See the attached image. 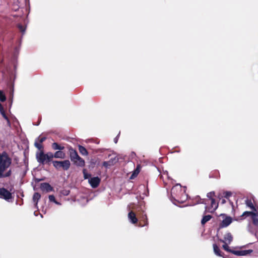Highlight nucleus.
<instances>
[{"mask_svg":"<svg viewBox=\"0 0 258 258\" xmlns=\"http://www.w3.org/2000/svg\"><path fill=\"white\" fill-rule=\"evenodd\" d=\"M12 162V159L7 152L0 153V178L10 177L12 175L11 169L4 173L10 167Z\"/></svg>","mask_w":258,"mask_h":258,"instance_id":"nucleus-1","label":"nucleus"},{"mask_svg":"<svg viewBox=\"0 0 258 258\" xmlns=\"http://www.w3.org/2000/svg\"><path fill=\"white\" fill-rule=\"evenodd\" d=\"M214 196H215L214 191H211L207 194V198L205 199V200L208 202H207V205L205 206L204 214L207 213H213L217 209L218 204L216 203L215 200L213 198Z\"/></svg>","mask_w":258,"mask_h":258,"instance_id":"nucleus-2","label":"nucleus"},{"mask_svg":"<svg viewBox=\"0 0 258 258\" xmlns=\"http://www.w3.org/2000/svg\"><path fill=\"white\" fill-rule=\"evenodd\" d=\"M52 164L54 168L57 170L62 169L64 171H67L69 170L71 166V162L69 160L53 161Z\"/></svg>","mask_w":258,"mask_h":258,"instance_id":"nucleus-3","label":"nucleus"},{"mask_svg":"<svg viewBox=\"0 0 258 258\" xmlns=\"http://www.w3.org/2000/svg\"><path fill=\"white\" fill-rule=\"evenodd\" d=\"M139 223L138 226L144 227L148 225V220L147 214L145 213L144 210H142L141 212L138 213Z\"/></svg>","mask_w":258,"mask_h":258,"instance_id":"nucleus-4","label":"nucleus"},{"mask_svg":"<svg viewBox=\"0 0 258 258\" xmlns=\"http://www.w3.org/2000/svg\"><path fill=\"white\" fill-rule=\"evenodd\" d=\"M36 159L37 161L41 164H45L48 163L47 155H46L43 151H41L40 152H37L36 154Z\"/></svg>","mask_w":258,"mask_h":258,"instance_id":"nucleus-5","label":"nucleus"},{"mask_svg":"<svg viewBox=\"0 0 258 258\" xmlns=\"http://www.w3.org/2000/svg\"><path fill=\"white\" fill-rule=\"evenodd\" d=\"M221 217H222L223 220L219 224L220 228H224L228 226L232 222V218L230 216H227L225 214H221Z\"/></svg>","mask_w":258,"mask_h":258,"instance_id":"nucleus-6","label":"nucleus"},{"mask_svg":"<svg viewBox=\"0 0 258 258\" xmlns=\"http://www.w3.org/2000/svg\"><path fill=\"white\" fill-rule=\"evenodd\" d=\"M0 198L7 201L12 199L13 197L12 194L4 187L0 188Z\"/></svg>","mask_w":258,"mask_h":258,"instance_id":"nucleus-7","label":"nucleus"},{"mask_svg":"<svg viewBox=\"0 0 258 258\" xmlns=\"http://www.w3.org/2000/svg\"><path fill=\"white\" fill-rule=\"evenodd\" d=\"M69 153H70V158L71 161L73 162L76 159H79L81 160L79 163H80V164H82L83 161L82 160V158L79 156V155L76 150H75L73 148H72V147H71L69 149Z\"/></svg>","mask_w":258,"mask_h":258,"instance_id":"nucleus-8","label":"nucleus"},{"mask_svg":"<svg viewBox=\"0 0 258 258\" xmlns=\"http://www.w3.org/2000/svg\"><path fill=\"white\" fill-rule=\"evenodd\" d=\"M100 179L98 177H94L89 179V182L93 188H96L100 183Z\"/></svg>","mask_w":258,"mask_h":258,"instance_id":"nucleus-9","label":"nucleus"},{"mask_svg":"<svg viewBox=\"0 0 258 258\" xmlns=\"http://www.w3.org/2000/svg\"><path fill=\"white\" fill-rule=\"evenodd\" d=\"M252 249L242 250H235L231 251V253L234 254L237 256L246 255L252 252Z\"/></svg>","mask_w":258,"mask_h":258,"instance_id":"nucleus-10","label":"nucleus"},{"mask_svg":"<svg viewBox=\"0 0 258 258\" xmlns=\"http://www.w3.org/2000/svg\"><path fill=\"white\" fill-rule=\"evenodd\" d=\"M40 188L43 191L49 192L53 190V188L47 182L42 183L40 184Z\"/></svg>","mask_w":258,"mask_h":258,"instance_id":"nucleus-11","label":"nucleus"},{"mask_svg":"<svg viewBox=\"0 0 258 258\" xmlns=\"http://www.w3.org/2000/svg\"><path fill=\"white\" fill-rule=\"evenodd\" d=\"M128 218L132 223L138 225V219L137 218L135 212L132 211L130 212L128 214Z\"/></svg>","mask_w":258,"mask_h":258,"instance_id":"nucleus-12","label":"nucleus"},{"mask_svg":"<svg viewBox=\"0 0 258 258\" xmlns=\"http://www.w3.org/2000/svg\"><path fill=\"white\" fill-rule=\"evenodd\" d=\"M233 240V237L229 232L226 233L224 236V239H220V241L223 243L228 242L230 244Z\"/></svg>","mask_w":258,"mask_h":258,"instance_id":"nucleus-13","label":"nucleus"},{"mask_svg":"<svg viewBox=\"0 0 258 258\" xmlns=\"http://www.w3.org/2000/svg\"><path fill=\"white\" fill-rule=\"evenodd\" d=\"M208 202L207 200H205V199L201 198L199 196H196L193 199V202L195 203V204H203L206 206V205H207V203L206 202Z\"/></svg>","mask_w":258,"mask_h":258,"instance_id":"nucleus-14","label":"nucleus"},{"mask_svg":"<svg viewBox=\"0 0 258 258\" xmlns=\"http://www.w3.org/2000/svg\"><path fill=\"white\" fill-rule=\"evenodd\" d=\"M182 189L181 186H178V185H176L173 186L171 190V194L172 195H175L176 197L178 196V194L177 193L178 191L179 192H181Z\"/></svg>","mask_w":258,"mask_h":258,"instance_id":"nucleus-15","label":"nucleus"},{"mask_svg":"<svg viewBox=\"0 0 258 258\" xmlns=\"http://www.w3.org/2000/svg\"><path fill=\"white\" fill-rule=\"evenodd\" d=\"M141 168V165L140 164H138L136 167V168L134 170L132 174L131 175L130 178L133 179L136 177L140 173Z\"/></svg>","mask_w":258,"mask_h":258,"instance_id":"nucleus-16","label":"nucleus"},{"mask_svg":"<svg viewBox=\"0 0 258 258\" xmlns=\"http://www.w3.org/2000/svg\"><path fill=\"white\" fill-rule=\"evenodd\" d=\"M54 158L64 159L66 158V153L62 150L57 151L54 153Z\"/></svg>","mask_w":258,"mask_h":258,"instance_id":"nucleus-17","label":"nucleus"},{"mask_svg":"<svg viewBox=\"0 0 258 258\" xmlns=\"http://www.w3.org/2000/svg\"><path fill=\"white\" fill-rule=\"evenodd\" d=\"M51 148L54 150H63L64 149V147L61 145L58 144L56 142H54L51 145Z\"/></svg>","mask_w":258,"mask_h":258,"instance_id":"nucleus-18","label":"nucleus"},{"mask_svg":"<svg viewBox=\"0 0 258 258\" xmlns=\"http://www.w3.org/2000/svg\"><path fill=\"white\" fill-rule=\"evenodd\" d=\"M213 249L215 254L218 256H223L224 253L220 250L219 247L216 244H213Z\"/></svg>","mask_w":258,"mask_h":258,"instance_id":"nucleus-19","label":"nucleus"},{"mask_svg":"<svg viewBox=\"0 0 258 258\" xmlns=\"http://www.w3.org/2000/svg\"><path fill=\"white\" fill-rule=\"evenodd\" d=\"M212 218L210 215H205L201 220V224L204 226L207 222L210 221Z\"/></svg>","mask_w":258,"mask_h":258,"instance_id":"nucleus-20","label":"nucleus"},{"mask_svg":"<svg viewBox=\"0 0 258 258\" xmlns=\"http://www.w3.org/2000/svg\"><path fill=\"white\" fill-rule=\"evenodd\" d=\"M78 149H79L80 153L82 155H87L88 154V152L87 150L84 147H83L81 145H79Z\"/></svg>","mask_w":258,"mask_h":258,"instance_id":"nucleus-21","label":"nucleus"},{"mask_svg":"<svg viewBox=\"0 0 258 258\" xmlns=\"http://www.w3.org/2000/svg\"><path fill=\"white\" fill-rule=\"evenodd\" d=\"M41 198V195L38 192H35L33 196V201L35 203V205H37L39 200Z\"/></svg>","mask_w":258,"mask_h":258,"instance_id":"nucleus-22","label":"nucleus"},{"mask_svg":"<svg viewBox=\"0 0 258 258\" xmlns=\"http://www.w3.org/2000/svg\"><path fill=\"white\" fill-rule=\"evenodd\" d=\"M82 160L83 161V163H82V164H80V163H79L80 161H81L79 159H76L73 162L74 164H75L77 166H78V167H84L85 165V162L83 158H82Z\"/></svg>","mask_w":258,"mask_h":258,"instance_id":"nucleus-23","label":"nucleus"},{"mask_svg":"<svg viewBox=\"0 0 258 258\" xmlns=\"http://www.w3.org/2000/svg\"><path fill=\"white\" fill-rule=\"evenodd\" d=\"M35 147L37 148L38 150L41 151H43L44 147L40 143H39L37 141L35 140L34 143Z\"/></svg>","mask_w":258,"mask_h":258,"instance_id":"nucleus-24","label":"nucleus"},{"mask_svg":"<svg viewBox=\"0 0 258 258\" xmlns=\"http://www.w3.org/2000/svg\"><path fill=\"white\" fill-rule=\"evenodd\" d=\"M257 216V214L256 213L253 212H249V211H245L244 212L242 215H241L242 217H247L249 216Z\"/></svg>","mask_w":258,"mask_h":258,"instance_id":"nucleus-25","label":"nucleus"},{"mask_svg":"<svg viewBox=\"0 0 258 258\" xmlns=\"http://www.w3.org/2000/svg\"><path fill=\"white\" fill-rule=\"evenodd\" d=\"M246 205L249 207L252 210L256 211V209L254 206L253 203H252L251 200H247L246 201Z\"/></svg>","mask_w":258,"mask_h":258,"instance_id":"nucleus-26","label":"nucleus"},{"mask_svg":"<svg viewBox=\"0 0 258 258\" xmlns=\"http://www.w3.org/2000/svg\"><path fill=\"white\" fill-rule=\"evenodd\" d=\"M102 165L106 168H108V167L113 165V163L111 160L108 161H104L103 162Z\"/></svg>","mask_w":258,"mask_h":258,"instance_id":"nucleus-27","label":"nucleus"},{"mask_svg":"<svg viewBox=\"0 0 258 258\" xmlns=\"http://www.w3.org/2000/svg\"><path fill=\"white\" fill-rule=\"evenodd\" d=\"M45 154L47 155L48 161H51L52 160V159L54 158V153L53 154L52 152H48Z\"/></svg>","mask_w":258,"mask_h":258,"instance_id":"nucleus-28","label":"nucleus"},{"mask_svg":"<svg viewBox=\"0 0 258 258\" xmlns=\"http://www.w3.org/2000/svg\"><path fill=\"white\" fill-rule=\"evenodd\" d=\"M224 243V244L222 246L224 250H225L226 251H228V252L231 253V251H232L233 250H232V249H230L229 248V246L228 245V244L229 243H228V242H226V243Z\"/></svg>","mask_w":258,"mask_h":258,"instance_id":"nucleus-29","label":"nucleus"},{"mask_svg":"<svg viewBox=\"0 0 258 258\" xmlns=\"http://www.w3.org/2000/svg\"><path fill=\"white\" fill-rule=\"evenodd\" d=\"M1 114H2V115L3 116V117L8 122V124L9 125H10V119L9 118H8V117L7 116V115H6V112H5V111H2V112H0Z\"/></svg>","mask_w":258,"mask_h":258,"instance_id":"nucleus-30","label":"nucleus"},{"mask_svg":"<svg viewBox=\"0 0 258 258\" xmlns=\"http://www.w3.org/2000/svg\"><path fill=\"white\" fill-rule=\"evenodd\" d=\"M1 114H2V115L3 116V117L8 122V124L9 125H10V119L9 118H8V117L7 116V115H6V112H5V111H2V112H0Z\"/></svg>","mask_w":258,"mask_h":258,"instance_id":"nucleus-31","label":"nucleus"},{"mask_svg":"<svg viewBox=\"0 0 258 258\" xmlns=\"http://www.w3.org/2000/svg\"><path fill=\"white\" fill-rule=\"evenodd\" d=\"M83 173L84 175V178L85 179H88L89 177H91V174L87 173L86 169H84L83 170Z\"/></svg>","mask_w":258,"mask_h":258,"instance_id":"nucleus-32","label":"nucleus"},{"mask_svg":"<svg viewBox=\"0 0 258 258\" xmlns=\"http://www.w3.org/2000/svg\"><path fill=\"white\" fill-rule=\"evenodd\" d=\"M48 198L50 202H54V203H55L57 205H60V203L57 202L55 200V198L53 195H49Z\"/></svg>","mask_w":258,"mask_h":258,"instance_id":"nucleus-33","label":"nucleus"},{"mask_svg":"<svg viewBox=\"0 0 258 258\" xmlns=\"http://www.w3.org/2000/svg\"><path fill=\"white\" fill-rule=\"evenodd\" d=\"M251 219L252 220L253 224L255 226H257L258 225V218H257V216L253 215L251 217Z\"/></svg>","mask_w":258,"mask_h":258,"instance_id":"nucleus-34","label":"nucleus"},{"mask_svg":"<svg viewBox=\"0 0 258 258\" xmlns=\"http://www.w3.org/2000/svg\"><path fill=\"white\" fill-rule=\"evenodd\" d=\"M97 162V160L95 159H91L90 161V166L93 168Z\"/></svg>","mask_w":258,"mask_h":258,"instance_id":"nucleus-35","label":"nucleus"},{"mask_svg":"<svg viewBox=\"0 0 258 258\" xmlns=\"http://www.w3.org/2000/svg\"><path fill=\"white\" fill-rule=\"evenodd\" d=\"M46 139V137H42L40 138V137H38L36 140L39 143L42 144L43 142H44Z\"/></svg>","mask_w":258,"mask_h":258,"instance_id":"nucleus-36","label":"nucleus"},{"mask_svg":"<svg viewBox=\"0 0 258 258\" xmlns=\"http://www.w3.org/2000/svg\"><path fill=\"white\" fill-rule=\"evenodd\" d=\"M232 193L230 191H226L224 192V197L228 199L230 196H231Z\"/></svg>","mask_w":258,"mask_h":258,"instance_id":"nucleus-37","label":"nucleus"},{"mask_svg":"<svg viewBox=\"0 0 258 258\" xmlns=\"http://www.w3.org/2000/svg\"><path fill=\"white\" fill-rule=\"evenodd\" d=\"M18 27L21 32L24 33L25 32V28L22 25L19 24Z\"/></svg>","mask_w":258,"mask_h":258,"instance_id":"nucleus-38","label":"nucleus"},{"mask_svg":"<svg viewBox=\"0 0 258 258\" xmlns=\"http://www.w3.org/2000/svg\"><path fill=\"white\" fill-rule=\"evenodd\" d=\"M0 97H6L5 93L2 90H0Z\"/></svg>","mask_w":258,"mask_h":258,"instance_id":"nucleus-39","label":"nucleus"},{"mask_svg":"<svg viewBox=\"0 0 258 258\" xmlns=\"http://www.w3.org/2000/svg\"><path fill=\"white\" fill-rule=\"evenodd\" d=\"M7 98H0V101L2 102H4L6 101Z\"/></svg>","mask_w":258,"mask_h":258,"instance_id":"nucleus-40","label":"nucleus"},{"mask_svg":"<svg viewBox=\"0 0 258 258\" xmlns=\"http://www.w3.org/2000/svg\"><path fill=\"white\" fill-rule=\"evenodd\" d=\"M13 96V91H12V92H10V97H11V96Z\"/></svg>","mask_w":258,"mask_h":258,"instance_id":"nucleus-41","label":"nucleus"},{"mask_svg":"<svg viewBox=\"0 0 258 258\" xmlns=\"http://www.w3.org/2000/svg\"><path fill=\"white\" fill-rule=\"evenodd\" d=\"M225 202H226V201H225V200H222V204H224Z\"/></svg>","mask_w":258,"mask_h":258,"instance_id":"nucleus-42","label":"nucleus"},{"mask_svg":"<svg viewBox=\"0 0 258 258\" xmlns=\"http://www.w3.org/2000/svg\"><path fill=\"white\" fill-rule=\"evenodd\" d=\"M117 139H116V138H115V139H114V142H115V143H117Z\"/></svg>","mask_w":258,"mask_h":258,"instance_id":"nucleus-43","label":"nucleus"}]
</instances>
